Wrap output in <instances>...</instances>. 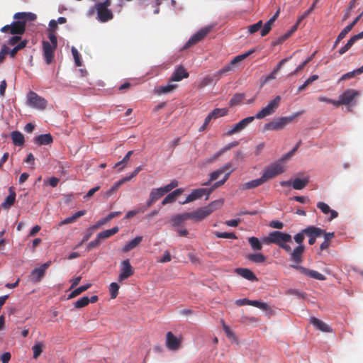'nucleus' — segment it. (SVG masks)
Segmentation results:
<instances>
[{
  "instance_id": "f257e3e1",
  "label": "nucleus",
  "mask_w": 363,
  "mask_h": 363,
  "mask_svg": "<svg viewBox=\"0 0 363 363\" xmlns=\"http://www.w3.org/2000/svg\"><path fill=\"white\" fill-rule=\"evenodd\" d=\"M266 245L275 244L285 252H291V247L287 243L292 242L291 235L281 231H273L262 239Z\"/></svg>"
},
{
  "instance_id": "f03ea898",
  "label": "nucleus",
  "mask_w": 363,
  "mask_h": 363,
  "mask_svg": "<svg viewBox=\"0 0 363 363\" xmlns=\"http://www.w3.org/2000/svg\"><path fill=\"white\" fill-rule=\"evenodd\" d=\"M26 99L27 105L33 108L44 110L47 107L48 102L45 99L33 91H30L27 94Z\"/></svg>"
},
{
  "instance_id": "7ed1b4c3",
  "label": "nucleus",
  "mask_w": 363,
  "mask_h": 363,
  "mask_svg": "<svg viewBox=\"0 0 363 363\" xmlns=\"http://www.w3.org/2000/svg\"><path fill=\"white\" fill-rule=\"evenodd\" d=\"M281 96H277L274 99L270 101L269 104L255 115V118L262 119L264 117L272 115L275 112L281 102Z\"/></svg>"
},
{
  "instance_id": "20e7f679",
  "label": "nucleus",
  "mask_w": 363,
  "mask_h": 363,
  "mask_svg": "<svg viewBox=\"0 0 363 363\" xmlns=\"http://www.w3.org/2000/svg\"><path fill=\"white\" fill-rule=\"evenodd\" d=\"M284 172V167L280 162H274L267 167L262 175V178L265 183L269 179H272L279 174Z\"/></svg>"
},
{
  "instance_id": "39448f33",
  "label": "nucleus",
  "mask_w": 363,
  "mask_h": 363,
  "mask_svg": "<svg viewBox=\"0 0 363 363\" xmlns=\"http://www.w3.org/2000/svg\"><path fill=\"white\" fill-rule=\"evenodd\" d=\"M295 116L281 117L274 119L272 121L264 125V130H278L284 128V127L292 122Z\"/></svg>"
},
{
  "instance_id": "423d86ee",
  "label": "nucleus",
  "mask_w": 363,
  "mask_h": 363,
  "mask_svg": "<svg viewBox=\"0 0 363 363\" xmlns=\"http://www.w3.org/2000/svg\"><path fill=\"white\" fill-rule=\"evenodd\" d=\"M211 26H206L200 29L197 33L194 34L184 46V49L189 48L202 40L207 34L211 30Z\"/></svg>"
},
{
  "instance_id": "0eeeda50",
  "label": "nucleus",
  "mask_w": 363,
  "mask_h": 363,
  "mask_svg": "<svg viewBox=\"0 0 363 363\" xmlns=\"http://www.w3.org/2000/svg\"><path fill=\"white\" fill-rule=\"evenodd\" d=\"M211 26H206L200 29L197 33L194 34L184 46V49L189 48L202 40L207 34L211 30Z\"/></svg>"
},
{
  "instance_id": "6e6552de",
  "label": "nucleus",
  "mask_w": 363,
  "mask_h": 363,
  "mask_svg": "<svg viewBox=\"0 0 363 363\" xmlns=\"http://www.w3.org/2000/svg\"><path fill=\"white\" fill-rule=\"evenodd\" d=\"M50 264L51 262L48 261L43 264L40 267L33 269L29 276L30 281L33 283L40 282L45 277L46 270L50 266Z\"/></svg>"
},
{
  "instance_id": "1a4fd4ad",
  "label": "nucleus",
  "mask_w": 363,
  "mask_h": 363,
  "mask_svg": "<svg viewBox=\"0 0 363 363\" xmlns=\"http://www.w3.org/2000/svg\"><path fill=\"white\" fill-rule=\"evenodd\" d=\"M26 26L23 21H13L11 25H6L1 28L3 33L9 32L12 35H21L25 32Z\"/></svg>"
},
{
  "instance_id": "9d476101",
  "label": "nucleus",
  "mask_w": 363,
  "mask_h": 363,
  "mask_svg": "<svg viewBox=\"0 0 363 363\" xmlns=\"http://www.w3.org/2000/svg\"><path fill=\"white\" fill-rule=\"evenodd\" d=\"M134 274V269L131 266L130 263V260L128 259H125L121 262V272L118 276V281H123V280L128 279L130 276Z\"/></svg>"
},
{
  "instance_id": "9b49d317",
  "label": "nucleus",
  "mask_w": 363,
  "mask_h": 363,
  "mask_svg": "<svg viewBox=\"0 0 363 363\" xmlns=\"http://www.w3.org/2000/svg\"><path fill=\"white\" fill-rule=\"evenodd\" d=\"M304 233L306 236L308 237L309 238L308 244L312 245L315 242L316 238L323 235V230L313 225H310L304 229Z\"/></svg>"
},
{
  "instance_id": "f8f14e48",
  "label": "nucleus",
  "mask_w": 363,
  "mask_h": 363,
  "mask_svg": "<svg viewBox=\"0 0 363 363\" xmlns=\"http://www.w3.org/2000/svg\"><path fill=\"white\" fill-rule=\"evenodd\" d=\"M94 9L96 11L97 19L100 22L105 23L113 19V12L108 8H104L102 6L95 5Z\"/></svg>"
},
{
  "instance_id": "ddd939ff",
  "label": "nucleus",
  "mask_w": 363,
  "mask_h": 363,
  "mask_svg": "<svg viewBox=\"0 0 363 363\" xmlns=\"http://www.w3.org/2000/svg\"><path fill=\"white\" fill-rule=\"evenodd\" d=\"M255 117L254 116H249L245 118H243L240 122L233 125V128L227 132L226 135H232L233 134L240 132L241 130L245 129L250 123H252L255 120Z\"/></svg>"
},
{
  "instance_id": "4468645a",
  "label": "nucleus",
  "mask_w": 363,
  "mask_h": 363,
  "mask_svg": "<svg viewBox=\"0 0 363 363\" xmlns=\"http://www.w3.org/2000/svg\"><path fill=\"white\" fill-rule=\"evenodd\" d=\"M291 267L292 268H294V269L298 270L301 273H302L308 277L315 279L317 280L323 281V280L326 279V277L325 275L322 274L321 273H320L317 271L311 270V269H306L300 265H291Z\"/></svg>"
},
{
  "instance_id": "2eb2a0df",
  "label": "nucleus",
  "mask_w": 363,
  "mask_h": 363,
  "mask_svg": "<svg viewBox=\"0 0 363 363\" xmlns=\"http://www.w3.org/2000/svg\"><path fill=\"white\" fill-rule=\"evenodd\" d=\"M359 95V94L357 91L349 89L345 90L340 96L343 105H350Z\"/></svg>"
},
{
  "instance_id": "dca6fc26",
  "label": "nucleus",
  "mask_w": 363,
  "mask_h": 363,
  "mask_svg": "<svg viewBox=\"0 0 363 363\" xmlns=\"http://www.w3.org/2000/svg\"><path fill=\"white\" fill-rule=\"evenodd\" d=\"M57 47L51 45L48 41H43V56L46 64L50 65L54 58V51Z\"/></svg>"
},
{
  "instance_id": "f3484780",
  "label": "nucleus",
  "mask_w": 363,
  "mask_h": 363,
  "mask_svg": "<svg viewBox=\"0 0 363 363\" xmlns=\"http://www.w3.org/2000/svg\"><path fill=\"white\" fill-rule=\"evenodd\" d=\"M181 345V340L178 339L172 332L166 335V346L170 350H177Z\"/></svg>"
},
{
  "instance_id": "a211bd4d",
  "label": "nucleus",
  "mask_w": 363,
  "mask_h": 363,
  "mask_svg": "<svg viewBox=\"0 0 363 363\" xmlns=\"http://www.w3.org/2000/svg\"><path fill=\"white\" fill-rule=\"evenodd\" d=\"M305 250L304 245H298L291 252H288L290 255L291 260L296 263L295 265H298L302 262V255Z\"/></svg>"
},
{
  "instance_id": "6ab92c4d",
  "label": "nucleus",
  "mask_w": 363,
  "mask_h": 363,
  "mask_svg": "<svg viewBox=\"0 0 363 363\" xmlns=\"http://www.w3.org/2000/svg\"><path fill=\"white\" fill-rule=\"evenodd\" d=\"M190 219L194 220L195 221H201L210 216L206 206L198 208L196 211L193 212H189Z\"/></svg>"
},
{
  "instance_id": "aec40b11",
  "label": "nucleus",
  "mask_w": 363,
  "mask_h": 363,
  "mask_svg": "<svg viewBox=\"0 0 363 363\" xmlns=\"http://www.w3.org/2000/svg\"><path fill=\"white\" fill-rule=\"evenodd\" d=\"M189 72L186 69L182 66H179L173 72L170 78V82H179L183 79L189 77Z\"/></svg>"
},
{
  "instance_id": "412c9836",
  "label": "nucleus",
  "mask_w": 363,
  "mask_h": 363,
  "mask_svg": "<svg viewBox=\"0 0 363 363\" xmlns=\"http://www.w3.org/2000/svg\"><path fill=\"white\" fill-rule=\"evenodd\" d=\"M206 190L205 189H196L186 197V200L182 202V204H186L192 202L199 198H201L206 194Z\"/></svg>"
},
{
  "instance_id": "4be33fe9",
  "label": "nucleus",
  "mask_w": 363,
  "mask_h": 363,
  "mask_svg": "<svg viewBox=\"0 0 363 363\" xmlns=\"http://www.w3.org/2000/svg\"><path fill=\"white\" fill-rule=\"evenodd\" d=\"M317 207L319 208L324 214L330 213V217L329 220H331L338 216V213L335 210L330 209V206L322 201H320L317 203Z\"/></svg>"
},
{
  "instance_id": "5701e85b",
  "label": "nucleus",
  "mask_w": 363,
  "mask_h": 363,
  "mask_svg": "<svg viewBox=\"0 0 363 363\" xmlns=\"http://www.w3.org/2000/svg\"><path fill=\"white\" fill-rule=\"evenodd\" d=\"M52 141V137L50 133L39 135L33 139V142L38 145H47Z\"/></svg>"
},
{
  "instance_id": "b1692460",
  "label": "nucleus",
  "mask_w": 363,
  "mask_h": 363,
  "mask_svg": "<svg viewBox=\"0 0 363 363\" xmlns=\"http://www.w3.org/2000/svg\"><path fill=\"white\" fill-rule=\"evenodd\" d=\"M235 272L241 276L242 277L249 280V281H257V279L255 274L249 269L247 268H237L235 269Z\"/></svg>"
},
{
  "instance_id": "393cba45",
  "label": "nucleus",
  "mask_w": 363,
  "mask_h": 363,
  "mask_svg": "<svg viewBox=\"0 0 363 363\" xmlns=\"http://www.w3.org/2000/svg\"><path fill=\"white\" fill-rule=\"evenodd\" d=\"M311 323L319 330L325 333H330L333 331L332 328L321 320L312 318L311 320Z\"/></svg>"
},
{
  "instance_id": "a878e982",
  "label": "nucleus",
  "mask_w": 363,
  "mask_h": 363,
  "mask_svg": "<svg viewBox=\"0 0 363 363\" xmlns=\"http://www.w3.org/2000/svg\"><path fill=\"white\" fill-rule=\"evenodd\" d=\"M363 38V33L361 32L357 35H353L345 44V46L341 48L339 50L340 55H343L353 45V44L358 40Z\"/></svg>"
},
{
  "instance_id": "bb28decb",
  "label": "nucleus",
  "mask_w": 363,
  "mask_h": 363,
  "mask_svg": "<svg viewBox=\"0 0 363 363\" xmlns=\"http://www.w3.org/2000/svg\"><path fill=\"white\" fill-rule=\"evenodd\" d=\"M13 18L16 21H23L25 23L27 21H34L36 18V15L33 13L18 12L14 14Z\"/></svg>"
},
{
  "instance_id": "cd10ccee",
  "label": "nucleus",
  "mask_w": 363,
  "mask_h": 363,
  "mask_svg": "<svg viewBox=\"0 0 363 363\" xmlns=\"http://www.w3.org/2000/svg\"><path fill=\"white\" fill-rule=\"evenodd\" d=\"M86 211L85 210L79 211L74 213L72 216L66 218L65 220H63L60 223V225L72 223L75 222L79 218L84 216L86 214Z\"/></svg>"
},
{
  "instance_id": "c85d7f7f",
  "label": "nucleus",
  "mask_w": 363,
  "mask_h": 363,
  "mask_svg": "<svg viewBox=\"0 0 363 363\" xmlns=\"http://www.w3.org/2000/svg\"><path fill=\"white\" fill-rule=\"evenodd\" d=\"M11 137L13 141V143L16 146H22L24 144L25 140L23 135L18 131H13L11 134Z\"/></svg>"
},
{
  "instance_id": "c756f323",
  "label": "nucleus",
  "mask_w": 363,
  "mask_h": 363,
  "mask_svg": "<svg viewBox=\"0 0 363 363\" xmlns=\"http://www.w3.org/2000/svg\"><path fill=\"white\" fill-rule=\"evenodd\" d=\"M264 182L262 178V177L259 179H256L254 180H252L250 182H246L245 184H242L241 185V189L242 190H247V189H251L256 188L262 184H263Z\"/></svg>"
},
{
  "instance_id": "7c9ffc66",
  "label": "nucleus",
  "mask_w": 363,
  "mask_h": 363,
  "mask_svg": "<svg viewBox=\"0 0 363 363\" xmlns=\"http://www.w3.org/2000/svg\"><path fill=\"white\" fill-rule=\"evenodd\" d=\"M223 203H224V199H219L212 201L208 205L206 206V207L208 211L209 212V214L211 215L215 211L220 209L223 206Z\"/></svg>"
},
{
  "instance_id": "2f4dec72",
  "label": "nucleus",
  "mask_w": 363,
  "mask_h": 363,
  "mask_svg": "<svg viewBox=\"0 0 363 363\" xmlns=\"http://www.w3.org/2000/svg\"><path fill=\"white\" fill-rule=\"evenodd\" d=\"M142 240H143V237L142 236H137V237H135L133 240H130V242L126 243L123 247V251L124 252H127L134 249L135 247H136L139 245V243L142 241Z\"/></svg>"
},
{
  "instance_id": "473e14b6",
  "label": "nucleus",
  "mask_w": 363,
  "mask_h": 363,
  "mask_svg": "<svg viewBox=\"0 0 363 363\" xmlns=\"http://www.w3.org/2000/svg\"><path fill=\"white\" fill-rule=\"evenodd\" d=\"M188 219H190L189 212L178 214L172 218V225L176 227L179 226L182 222Z\"/></svg>"
},
{
  "instance_id": "72a5a7b5",
  "label": "nucleus",
  "mask_w": 363,
  "mask_h": 363,
  "mask_svg": "<svg viewBox=\"0 0 363 363\" xmlns=\"http://www.w3.org/2000/svg\"><path fill=\"white\" fill-rule=\"evenodd\" d=\"M308 182L309 179L306 177L304 179L296 178L292 182V186L296 190H301L305 188L308 184Z\"/></svg>"
},
{
  "instance_id": "f704fd0d",
  "label": "nucleus",
  "mask_w": 363,
  "mask_h": 363,
  "mask_svg": "<svg viewBox=\"0 0 363 363\" xmlns=\"http://www.w3.org/2000/svg\"><path fill=\"white\" fill-rule=\"evenodd\" d=\"M235 69V67L232 65L230 62L225 65L223 68L219 69L218 72L214 73V77H216V80H219L223 74L228 72L233 71Z\"/></svg>"
},
{
  "instance_id": "c9c22d12",
  "label": "nucleus",
  "mask_w": 363,
  "mask_h": 363,
  "mask_svg": "<svg viewBox=\"0 0 363 363\" xmlns=\"http://www.w3.org/2000/svg\"><path fill=\"white\" fill-rule=\"evenodd\" d=\"M9 195L6 198L5 201L2 203L1 206L4 208H7L11 207L15 202L16 200V193L12 191L11 188L9 189Z\"/></svg>"
},
{
  "instance_id": "e433bc0d",
  "label": "nucleus",
  "mask_w": 363,
  "mask_h": 363,
  "mask_svg": "<svg viewBox=\"0 0 363 363\" xmlns=\"http://www.w3.org/2000/svg\"><path fill=\"white\" fill-rule=\"evenodd\" d=\"M118 230H119L118 227L116 226L111 229L106 230H104V231L99 233L97 235V236H98V238L100 240L106 239V238H108L111 237L112 235H115L116 233H117L118 232Z\"/></svg>"
},
{
  "instance_id": "4c0bfd02",
  "label": "nucleus",
  "mask_w": 363,
  "mask_h": 363,
  "mask_svg": "<svg viewBox=\"0 0 363 363\" xmlns=\"http://www.w3.org/2000/svg\"><path fill=\"white\" fill-rule=\"evenodd\" d=\"M247 259L254 263H264L266 261V257L261 253L249 254L247 256Z\"/></svg>"
},
{
  "instance_id": "58836bf2",
  "label": "nucleus",
  "mask_w": 363,
  "mask_h": 363,
  "mask_svg": "<svg viewBox=\"0 0 363 363\" xmlns=\"http://www.w3.org/2000/svg\"><path fill=\"white\" fill-rule=\"evenodd\" d=\"M255 52L254 50H249L248 52H245V53H243L242 55H237L236 57H235L230 62V63L233 65L235 67V68L236 67L237 65L241 61H242L243 60H245V58H247L248 56H250L251 54H252L253 52Z\"/></svg>"
},
{
  "instance_id": "ea45409f",
  "label": "nucleus",
  "mask_w": 363,
  "mask_h": 363,
  "mask_svg": "<svg viewBox=\"0 0 363 363\" xmlns=\"http://www.w3.org/2000/svg\"><path fill=\"white\" fill-rule=\"evenodd\" d=\"M91 284H87L86 285L81 286L77 289H75L74 291H72L68 296V298H73L79 294H81L82 292L86 291L91 287Z\"/></svg>"
},
{
  "instance_id": "a19ab883",
  "label": "nucleus",
  "mask_w": 363,
  "mask_h": 363,
  "mask_svg": "<svg viewBox=\"0 0 363 363\" xmlns=\"http://www.w3.org/2000/svg\"><path fill=\"white\" fill-rule=\"evenodd\" d=\"M245 99L244 94H235L233 96L229 101L230 106L233 107L240 104Z\"/></svg>"
},
{
  "instance_id": "79ce46f5",
  "label": "nucleus",
  "mask_w": 363,
  "mask_h": 363,
  "mask_svg": "<svg viewBox=\"0 0 363 363\" xmlns=\"http://www.w3.org/2000/svg\"><path fill=\"white\" fill-rule=\"evenodd\" d=\"M248 242L254 250H261L262 249V243L256 237H250L248 238Z\"/></svg>"
},
{
  "instance_id": "37998d69",
  "label": "nucleus",
  "mask_w": 363,
  "mask_h": 363,
  "mask_svg": "<svg viewBox=\"0 0 363 363\" xmlns=\"http://www.w3.org/2000/svg\"><path fill=\"white\" fill-rule=\"evenodd\" d=\"M167 191H164V187L157 188V189H152L150 196L151 197H153L155 201H157L160 198L162 197Z\"/></svg>"
},
{
  "instance_id": "c03bdc74",
  "label": "nucleus",
  "mask_w": 363,
  "mask_h": 363,
  "mask_svg": "<svg viewBox=\"0 0 363 363\" xmlns=\"http://www.w3.org/2000/svg\"><path fill=\"white\" fill-rule=\"evenodd\" d=\"M239 143L238 141L232 142L228 145H226L223 148L220 150L218 152H216L213 156V160H216L218 157H220L222 154H223L225 151L230 150L233 147L238 146Z\"/></svg>"
},
{
  "instance_id": "a18cd8bd",
  "label": "nucleus",
  "mask_w": 363,
  "mask_h": 363,
  "mask_svg": "<svg viewBox=\"0 0 363 363\" xmlns=\"http://www.w3.org/2000/svg\"><path fill=\"white\" fill-rule=\"evenodd\" d=\"M249 305L257 307L263 311H268L270 309L269 305L267 303H264L258 300H250Z\"/></svg>"
},
{
  "instance_id": "49530a36",
  "label": "nucleus",
  "mask_w": 363,
  "mask_h": 363,
  "mask_svg": "<svg viewBox=\"0 0 363 363\" xmlns=\"http://www.w3.org/2000/svg\"><path fill=\"white\" fill-rule=\"evenodd\" d=\"M43 345L41 342H37L33 346L32 350L33 352V358L34 359H36L39 357V356L40 355V354L43 352Z\"/></svg>"
},
{
  "instance_id": "de8ad7c7",
  "label": "nucleus",
  "mask_w": 363,
  "mask_h": 363,
  "mask_svg": "<svg viewBox=\"0 0 363 363\" xmlns=\"http://www.w3.org/2000/svg\"><path fill=\"white\" fill-rule=\"evenodd\" d=\"M214 79L216 80L214 74L213 75V77L206 76L203 77L199 84V88L203 89L207 86L208 85H210Z\"/></svg>"
},
{
  "instance_id": "09e8293b",
  "label": "nucleus",
  "mask_w": 363,
  "mask_h": 363,
  "mask_svg": "<svg viewBox=\"0 0 363 363\" xmlns=\"http://www.w3.org/2000/svg\"><path fill=\"white\" fill-rule=\"evenodd\" d=\"M119 285L116 282H112L109 286L110 296L111 298H116L118 294Z\"/></svg>"
},
{
  "instance_id": "8fccbe9b",
  "label": "nucleus",
  "mask_w": 363,
  "mask_h": 363,
  "mask_svg": "<svg viewBox=\"0 0 363 363\" xmlns=\"http://www.w3.org/2000/svg\"><path fill=\"white\" fill-rule=\"evenodd\" d=\"M228 110L225 108H215L210 113L211 116L213 119L218 117L224 116L227 114Z\"/></svg>"
},
{
  "instance_id": "3c124183",
  "label": "nucleus",
  "mask_w": 363,
  "mask_h": 363,
  "mask_svg": "<svg viewBox=\"0 0 363 363\" xmlns=\"http://www.w3.org/2000/svg\"><path fill=\"white\" fill-rule=\"evenodd\" d=\"M89 303V300L87 296H84L74 303L76 308H82L86 306Z\"/></svg>"
},
{
  "instance_id": "603ef678",
  "label": "nucleus",
  "mask_w": 363,
  "mask_h": 363,
  "mask_svg": "<svg viewBox=\"0 0 363 363\" xmlns=\"http://www.w3.org/2000/svg\"><path fill=\"white\" fill-rule=\"evenodd\" d=\"M177 87V84H169L166 86H161L159 90V94H168L172 92L173 90H174Z\"/></svg>"
},
{
  "instance_id": "864d4df0",
  "label": "nucleus",
  "mask_w": 363,
  "mask_h": 363,
  "mask_svg": "<svg viewBox=\"0 0 363 363\" xmlns=\"http://www.w3.org/2000/svg\"><path fill=\"white\" fill-rule=\"evenodd\" d=\"M362 73V72L361 69L359 68H358L357 69H354L352 72H349L343 74L341 77L340 80H347L349 79H352V78L354 77L355 76L360 74Z\"/></svg>"
},
{
  "instance_id": "5fc2aeb1",
  "label": "nucleus",
  "mask_w": 363,
  "mask_h": 363,
  "mask_svg": "<svg viewBox=\"0 0 363 363\" xmlns=\"http://www.w3.org/2000/svg\"><path fill=\"white\" fill-rule=\"evenodd\" d=\"M215 235L219 238H225V239H237L238 237L234 233H221V232H216Z\"/></svg>"
},
{
  "instance_id": "6e6d98bb",
  "label": "nucleus",
  "mask_w": 363,
  "mask_h": 363,
  "mask_svg": "<svg viewBox=\"0 0 363 363\" xmlns=\"http://www.w3.org/2000/svg\"><path fill=\"white\" fill-rule=\"evenodd\" d=\"M355 1L356 0H351L347 9H346V11L342 17V21H346L351 14L352 11L355 8Z\"/></svg>"
},
{
  "instance_id": "4d7b16f0",
  "label": "nucleus",
  "mask_w": 363,
  "mask_h": 363,
  "mask_svg": "<svg viewBox=\"0 0 363 363\" xmlns=\"http://www.w3.org/2000/svg\"><path fill=\"white\" fill-rule=\"evenodd\" d=\"M262 27V21H259L255 24L248 26V32L250 34H253L257 32Z\"/></svg>"
},
{
  "instance_id": "13d9d810",
  "label": "nucleus",
  "mask_w": 363,
  "mask_h": 363,
  "mask_svg": "<svg viewBox=\"0 0 363 363\" xmlns=\"http://www.w3.org/2000/svg\"><path fill=\"white\" fill-rule=\"evenodd\" d=\"M306 236V234L304 233V229L302 230L301 232L296 234L294 237V241L298 245H303V242L304 240V238Z\"/></svg>"
},
{
  "instance_id": "bf43d9fd",
  "label": "nucleus",
  "mask_w": 363,
  "mask_h": 363,
  "mask_svg": "<svg viewBox=\"0 0 363 363\" xmlns=\"http://www.w3.org/2000/svg\"><path fill=\"white\" fill-rule=\"evenodd\" d=\"M273 23H274V22H272V21L269 20L264 25L263 28L261 30V33H260L262 36H265L269 33V31L272 29V26Z\"/></svg>"
},
{
  "instance_id": "052dcab7",
  "label": "nucleus",
  "mask_w": 363,
  "mask_h": 363,
  "mask_svg": "<svg viewBox=\"0 0 363 363\" xmlns=\"http://www.w3.org/2000/svg\"><path fill=\"white\" fill-rule=\"evenodd\" d=\"M72 53L74 57L76 65L77 67H80L82 65V62L80 60V55H79V52L77 51V50L75 48L72 47Z\"/></svg>"
},
{
  "instance_id": "680f3d73",
  "label": "nucleus",
  "mask_w": 363,
  "mask_h": 363,
  "mask_svg": "<svg viewBox=\"0 0 363 363\" xmlns=\"http://www.w3.org/2000/svg\"><path fill=\"white\" fill-rule=\"evenodd\" d=\"M121 185V182H116L113 185V186L105 193L104 196L106 198L111 196L114 192H116L117 191V189H118V187Z\"/></svg>"
},
{
  "instance_id": "e2e57ef3",
  "label": "nucleus",
  "mask_w": 363,
  "mask_h": 363,
  "mask_svg": "<svg viewBox=\"0 0 363 363\" xmlns=\"http://www.w3.org/2000/svg\"><path fill=\"white\" fill-rule=\"evenodd\" d=\"M9 53V48L4 45L0 50V64L3 63L6 59V55Z\"/></svg>"
},
{
  "instance_id": "0e129e2a",
  "label": "nucleus",
  "mask_w": 363,
  "mask_h": 363,
  "mask_svg": "<svg viewBox=\"0 0 363 363\" xmlns=\"http://www.w3.org/2000/svg\"><path fill=\"white\" fill-rule=\"evenodd\" d=\"M179 182L176 179H173L169 184H167L166 186H163L164 191H167V193L171 191L174 188L178 186Z\"/></svg>"
},
{
  "instance_id": "69168bd1",
  "label": "nucleus",
  "mask_w": 363,
  "mask_h": 363,
  "mask_svg": "<svg viewBox=\"0 0 363 363\" xmlns=\"http://www.w3.org/2000/svg\"><path fill=\"white\" fill-rule=\"evenodd\" d=\"M222 171L219 169L216 170V171H214L213 172H212L211 174H210V180L209 182H206V183H204L203 185H208V184L212 182V181H214V180H216L220 174H222Z\"/></svg>"
},
{
  "instance_id": "338daca9",
  "label": "nucleus",
  "mask_w": 363,
  "mask_h": 363,
  "mask_svg": "<svg viewBox=\"0 0 363 363\" xmlns=\"http://www.w3.org/2000/svg\"><path fill=\"white\" fill-rule=\"evenodd\" d=\"M231 172H232V170H231V171H230V172H228L225 174V175L224 178H223L222 180H220V181H218V182H216L213 184V189L218 188V187H220V186H222L223 184H225V182L228 180V177H229V176H230V173H231Z\"/></svg>"
},
{
  "instance_id": "774afa93",
  "label": "nucleus",
  "mask_w": 363,
  "mask_h": 363,
  "mask_svg": "<svg viewBox=\"0 0 363 363\" xmlns=\"http://www.w3.org/2000/svg\"><path fill=\"white\" fill-rule=\"evenodd\" d=\"M223 330L227 336L228 338L229 339H235V334L233 333V331L230 329V328L226 325L224 323H223Z\"/></svg>"
}]
</instances>
